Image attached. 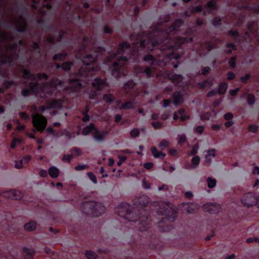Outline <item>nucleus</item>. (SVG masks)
Segmentation results:
<instances>
[{
    "instance_id": "nucleus-1",
    "label": "nucleus",
    "mask_w": 259,
    "mask_h": 259,
    "mask_svg": "<svg viewBox=\"0 0 259 259\" xmlns=\"http://www.w3.org/2000/svg\"><path fill=\"white\" fill-rule=\"evenodd\" d=\"M23 74V78L30 81L29 83L30 90L36 95L44 98L52 94L54 87L51 83H46L39 87L37 82H33L36 80L35 75L30 74L27 70H24Z\"/></svg>"
},
{
    "instance_id": "nucleus-2",
    "label": "nucleus",
    "mask_w": 259,
    "mask_h": 259,
    "mask_svg": "<svg viewBox=\"0 0 259 259\" xmlns=\"http://www.w3.org/2000/svg\"><path fill=\"white\" fill-rule=\"evenodd\" d=\"M128 48V45L126 42H123L119 45L116 54H114L107 58V62H112V64H109V65L111 66L112 74L116 77H118V76L115 73L119 70L120 67L124 65V63L127 61L126 57L120 56V55Z\"/></svg>"
},
{
    "instance_id": "nucleus-3",
    "label": "nucleus",
    "mask_w": 259,
    "mask_h": 259,
    "mask_svg": "<svg viewBox=\"0 0 259 259\" xmlns=\"http://www.w3.org/2000/svg\"><path fill=\"white\" fill-rule=\"evenodd\" d=\"M116 209L118 213L130 221H135L138 218L136 209L127 203H121Z\"/></svg>"
},
{
    "instance_id": "nucleus-4",
    "label": "nucleus",
    "mask_w": 259,
    "mask_h": 259,
    "mask_svg": "<svg viewBox=\"0 0 259 259\" xmlns=\"http://www.w3.org/2000/svg\"><path fill=\"white\" fill-rule=\"evenodd\" d=\"M32 123L36 130L41 132L46 127L47 120L41 114L36 113L32 116Z\"/></svg>"
},
{
    "instance_id": "nucleus-5",
    "label": "nucleus",
    "mask_w": 259,
    "mask_h": 259,
    "mask_svg": "<svg viewBox=\"0 0 259 259\" xmlns=\"http://www.w3.org/2000/svg\"><path fill=\"white\" fill-rule=\"evenodd\" d=\"M15 46L7 48L4 53L3 51H0V58L2 63H11L13 60L17 58L16 55L9 56L11 52L13 53Z\"/></svg>"
},
{
    "instance_id": "nucleus-6",
    "label": "nucleus",
    "mask_w": 259,
    "mask_h": 259,
    "mask_svg": "<svg viewBox=\"0 0 259 259\" xmlns=\"http://www.w3.org/2000/svg\"><path fill=\"white\" fill-rule=\"evenodd\" d=\"M202 209L205 212L210 213H218L221 211V206L217 203H207L202 206Z\"/></svg>"
},
{
    "instance_id": "nucleus-7",
    "label": "nucleus",
    "mask_w": 259,
    "mask_h": 259,
    "mask_svg": "<svg viewBox=\"0 0 259 259\" xmlns=\"http://www.w3.org/2000/svg\"><path fill=\"white\" fill-rule=\"evenodd\" d=\"M257 198L253 194L248 193L245 195L241 199L242 203L247 207H250L254 204L256 205Z\"/></svg>"
},
{
    "instance_id": "nucleus-8",
    "label": "nucleus",
    "mask_w": 259,
    "mask_h": 259,
    "mask_svg": "<svg viewBox=\"0 0 259 259\" xmlns=\"http://www.w3.org/2000/svg\"><path fill=\"white\" fill-rule=\"evenodd\" d=\"M3 194H4V197L7 199L20 200L23 197L21 192L16 190L3 191Z\"/></svg>"
},
{
    "instance_id": "nucleus-9",
    "label": "nucleus",
    "mask_w": 259,
    "mask_h": 259,
    "mask_svg": "<svg viewBox=\"0 0 259 259\" xmlns=\"http://www.w3.org/2000/svg\"><path fill=\"white\" fill-rule=\"evenodd\" d=\"M95 206V201L85 202L82 204L83 211L85 213L94 217L95 211L93 208Z\"/></svg>"
},
{
    "instance_id": "nucleus-10",
    "label": "nucleus",
    "mask_w": 259,
    "mask_h": 259,
    "mask_svg": "<svg viewBox=\"0 0 259 259\" xmlns=\"http://www.w3.org/2000/svg\"><path fill=\"white\" fill-rule=\"evenodd\" d=\"M15 23L18 31L20 32L25 31L26 28V24L22 16H19Z\"/></svg>"
},
{
    "instance_id": "nucleus-11",
    "label": "nucleus",
    "mask_w": 259,
    "mask_h": 259,
    "mask_svg": "<svg viewBox=\"0 0 259 259\" xmlns=\"http://www.w3.org/2000/svg\"><path fill=\"white\" fill-rule=\"evenodd\" d=\"M107 133L105 131H100L96 128L93 133V138L98 142H101L104 141L105 136Z\"/></svg>"
},
{
    "instance_id": "nucleus-12",
    "label": "nucleus",
    "mask_w": 259,
    "mask_h": 259,
    "mask_svg": "<svg viewBox=\"0 0 259 259\" xmlns=\"http://www.w3.org/2000/svg\"><path fill=\"white\" fill-rule=\"evenodd\" d=\"M69 85L71 88L74 90H79L82 87V84L80 82V80L78 78L69 79Z\"/></svg>"
},
{
    "instance_id": "nucleus-13",
    "label": "nucleus",
    "mask_w": 259,
    "mask_h": 259,
    "mask_svg": "<svg viewBox=\"0 0 259 259\" xmlns=\"http://www.w3.org/2000/svg\"><path fill=\"white\" fill-rule=\"evenodd\" d=\"M105 81L99 78L95 79L92 82V85L99 91L101 90L105 86Z\"/></svg>"
},
{
    "instance_id": "nucleus-14",
    "label": "nucleus",
    "mask_w": 259,
    "mask_h": 259,
    "mask_svg": "<svg viewBox=\"0 0 259 259\" xmlns=\"http://www.w3.org/2000/svg\"><path fill=\"white\" fill-rule=\"evenodd\" d=\"M168 78L172 82L176 83L181 82L183 79L182 75L176 74H169L168 75Z\"/></svg>"
},
{
    "instance_id": "nucleus-15",
    "label": "nucleus",
    "mask_w": 259,
    "mask_h": 259,
    "mask_svg": "<svg viewBox=\"0 0 259 259\" xmlns=\"http://www.w3.org/2000/svg\"><path fill=\"white\" fill-rule=\"evenodd\" d=\"M173 103L175 105L181 104L183 102L182 95L178 92H175L172 95Z\"/></svg>"
},
{
    "instance_id": "nucleus-16",
    "label": "nucleus",
    "mask_w": 259,
    "mask_h": 259,
    "mask_svg": "<svg viewBox=\"0 0 259 259\" xmlns=\"http://www.w3.org/2000/svg\"><path fill=\"white\" fill-rule=\"evenodd\" d=\"M96 128H95V125L93 123H90L89 125L86 126L83 128L82 134L84 136H87L90 133H92L93 134V133H94Z\"/></svg>"
},
{
    "instance_id": "nucleus-17",
    "label": "nucleus",
    "mask_w": 259,
    "mask_h": 259,
    "mask_svg": "<svg viewBox=\"0 0 259 259\" xmlns=\"http://www.w3.org/2000/svg\"><path fill=\"white\" fill-rule=\"evenodd\" d=\"M95 211L94 217L101 215L104 210V206L100 203L96 202V206L93 208Z\"/></svg>"
},
{
    "instance_id": "nucleus-18",
    "label": "nucleus",
    "mask_w": 259,
    "mask_h": 259,
    "mask_svg": "<svg viewBox=\"0 0 259 259\" xmlns=\"http://www.w3.org/2000/svg\"><path fill=\"white\" fill-rule=\"evenodd\" d=\"M24 229L29 232L34 231L36 228V222L35 221H30L26 223L24 226Z\"/></svg>"
},
{
    "instance_id": "nucleus-19",
    "label": "nucleus",
    "mask_w": 259,
    "mask_h": 259,
    "mask_svg": "<svg viewBox=\"0 0 259 259\" xmlns=\"http://www.w3.org/2000/svg\"><path fill=\"white\" fill-rule=\"evenodd\" d=\"M48 172L52 178H56L59 176V170L56 167L52 166L49 169Z\"/></svg>"
},
{
    "instance_id": "nucleus-20",
    "label": "nucleus",
    "mask_w": 259,
    "mask_h": 259,
    "mask_svg": "<svg viewBox=\"0 0 259 259\" xmlns=\"http://www.w3.org/2000/svg\"><path fill=\"white\" fill-rule=\"evenodd\" d=\"M137 203L141 206L145 207L149 203V198L146 196H142L139 198Z\"/></svg>"
},
{
    "instance_id": "nucleus-21",
    "label": "nucleus",
    "mask_w": 259,
    "mask_h": 259,
    "mask_svg": "<svg viewBox=\"0 0 259 259\" xmlns=\"http://www.w3.org/2000/svg\"><path fill=\"white\" fill-rule=\"evenodd\" d=\"M215 151L214 149H211L207 151L208 154L205 156V161L208 164L210 163L211 158L214 157L215 155Z\"/></svg>"
},
{
    "instance_id": "nucleus-22",
    "label": "nucleus",
    "mask_w": 259,
    "mask_h": 259,
    "mask_svg": "<svg viewBox=\"0 0 259 259\" xmlns=\"http://www.w3.org/2000/svg\"><path fill=\"white\" fill-rule=\"evenodd\" d=\"M151 151L152 155L155 158H158L161 156L163 157H164L166 155L164 153L158 151L157 149L155 147H152L151 148Z\"/></svg>"
},
{
    "instance_id": "nucleus-23",
    "label": "nucleus",
    "mask_w": 259,
    "mask_h": 259,
    "mask_svg": "<svg viewBox=\"0 0 259 259\" xmlns=\"http://www.w3.org/2000/svg\"><path fill=\"white\" fill-rule=\"evenodd\" d=\"M95 58L91 55H87L82 59V62L85 65H89L94 62Z\"/></svg>"
},
{
    "instance_id": "nucleus-24",
    "label": "nucleus",
    "mask_w": 259,
    "mask_h": 259,
    "mask_svg": "<svg viewBox=\"0 0 259 259\" xmlns=\"http://www.w3.org/2000/svg\"><path fill=\"white\" fill-rule=\"evenodd\" d=\"M73 65L72 62H65L61 65L62 69L65 71H68L71 69L72 66Z\"/></svg>"
},
{
    "instance_id": "nucleus-25",
    "label": "nucleus",
    "mask_w": 259,
    "mask_h": 259,
    "mask_svg": "<svg viewBox=\"0 0 259 259\" xmlns=\"http://www.w3.org/2000/svg\"><path fill=\"white\" fill-rule=\"evenodd\" d=\"M257 28L256 24L254 22L249 24L247 27L248 30L253 34L257 33Z\"/></svg>"
},
{
    "instance_id": "nucleus-26",
    "label": "nucleus",
    "mask_w": 259,
    "mask_h": 259,
    "mask_svg": "<svg viewBox=\"0 0 259 259\" xmlns=\"http://www.w3.org/2000/svg\"><path fill=\"white\" fill-rule=\"evenodd\" d=\"M207 186L209 188H214L217 184V181L215 179L209 177L207 179Z\"/></svg>"
},
{
    "instance_id": "nucleus-27",
    "label": "nucleus",
    "mask_w": 259,
    "mask_h": 259,
    "mask_svg": "<svg viewBox=\"0 0 259 259\" xmlns=\"http://www.w3.org/2000/svg\"><path fill=\"white\" fill-rule=\"evenodd\" d=\"M185 110L184 109H180L178 111V113L181 115L180 117V120L181 121H184L187 119H189L190 118V116L188 115H186L185 113Z\"/></svg>"
},
{
    "instance_id": "nucleus-28",
    "label": "nucleus",
    "mask_w": 259,
    "mask_h": 259,
    "mask_svg": "<svg viewBox=\"0 0 259 259\" xmlns=\"http://www.w3.org/2000/svg\"><path fill=\"white\" fill-rule=\"evenodd\" d=\"M246 100L247 104L251 106L255 103V96L252 94H249L247 96Z\"/></svg>"
},
{
    "instance_id": "nucleus-29",
    "label": "nucleus",
    "mask_w": 259,
    "mask_h": 259,
    "mask_svg": "<svg viewBox=\"0 0 259 259\" xmlns=\"http://www.w3.org/2000/svg\"><path fill=\"white\" fill-rule=\"evenodd\" d=\"M227 89V84L225 82H222L219 87L218 92L220 94H224Z\"/></svg>"
},
{
    "instance_id": "nucleus-30",
    "label": "nucleus",
    "mask_w": 259,
    "mask_h": 259,
    "mask_svg": "<svg viewBox=\"0 0 259 259\" xmlns=\"http://www.w3.org/2000/svg\"><path fill=\"white\" fill-rule=\"evenodd\" d=\"M135 105V103L134 102H127L124 104H123L120 109H130L133 108Z\"/></svg>"
},
{
    "instance_id": "nucleus-31",
    "label": "nucleus",
    "mask_w": 259,
    "mask_h": 259,
    "mask_svg": "<svg viewBox=\"0 0 259 259\" xmlns=\"http://www.w3.org/2000/svg\"><path fill=\"white\" fill-rule=\"evenodd\" d=\"M66 56H67V54L65 53L56 54L54 55V56L53 57V60L61 61L63 59H64Z\"/></svg>"
},
{
    "instance_id": "nucleus-32",
    "label": "nucleus",
    "mask_w": 259,
    "mask_h": 259,
    "mask_svg": "<svg viewBox=\"0 0 259 259\" xmlns=\"http://www.w3.org/2000/svg\"><path fill=\"white\" fill-rule=\"evenodd\" d=\"M206 7L207 8L210 9V11L215 10L217 8V5H216V3L213 0L208 2L206 4Z\"/></svg>"
},
{
    "instance_id": "nucleus-33",
    "label": "nucleus",
    "mask_w": 259,
    "mask_h": 259,
    "mask_svg": "<svg viewBox=\"0 0 259 259\" xmlns=\"http://www.w3.org/2000/svg\"><path fill=\"white\" fill-rule=\"evenodd\" d=\"M70 151L71 152V154H73V157L79 156L82 153L81 149L77 147L72 148Z\"/></svg>"
},
{
    "instance_id": "nucleus-34",
    "label": "nucleus",
    "mask_w": 259,
    "mask_h": 259,
    "mask_svg": "<svg viewBox=\"0 0 259 259\" xmlns=\"http://www.w3.org/2000/svg\"><path fill=\"white\" fill-rule=\"evenodd\" d=\"M169 142L168 141L165 140H162L161 142H160V143L159 144V147L161 150L165 149L166 148L169 147Z\"/></svg>"
},
{
    "instance_id": "nucleus-35",
    "label": "nucleus",
    "mask_w": 259,
    "mask_h": 259,
    "mask_svg": "<svg viewBox=\"0 0 259 259\" xmlns=\"http://www.w3.org/2000/svg\"><path fill=\"white\" fill-rule=\"evenodd\" d=\"M85 256L88 259H96L97 256L95 252L91 251H87Z\"/></svg>"
},
{
    "instance_id": "nucleus-36",
    "label": "nucleus",
    "mask_w": 259,
    "mask_h": 259,
    "mask_svg": "<svg viewBox=\"0 0 259 259\" xmlns=\"http://www.w3.org/2000/svg\"><path fill=\"white\" fill-rule=\"evenodd\" d=\"M73 158V154H65L62 158V160L64 162L69 163Z\"/></svg>"
},
{
    "instance_id": "nucleus-37",
    "label": "nucleus",
    "mask_w": 259,
    "mask_h": 259,
    "mask_svg": "<svg viewBox=\"0 0 259 259\" xmlns=\"http://www.w3.org/2000/svg\"><path fill=\"white\" fill-rule=\"evenodd\" d=\"M82 69H83L82 68L81 70H79L78 71L77 75L79 77H81V76H83V75H91L93 74V73H92V71H93L94 70V69H93L92 70H89V71H88V72L87 73H85L84 71H83Z\"/></svg>"
},
{
    "instance_id": "nucleus-38",
    "label": "nucleus",
    "mask_w": 259,
    "mask_h": 259,
    "mask_svg": "<svg viewBox=\"0 0 259 259\" xmlns=\"http://www.w3.org/2000/svg\"><path fill=\"white\" fill-rule=\"evenodd\" d=\"M151 125L155 129H160L163 126V123L159 121L152 122Z\"/></svg>"
},
{
    "instance_id": "nucleus-39",
    "label": "nucleus",
    "mask_w": 259,
    "mask_h": 259,
    "mask_svg": "<svg viewBox=\"0 0 259 259\" xmlns=\"http://www.w3.org/2000/svg\"><path fill=\"white\" fill-rule=\"evenodd\" d=\"M89 178L94 183L97 184V180L96 179V177L95 175L92 172H89L87 174Z\"/></svg>"
},
{
    "instance_id": "nucleus-40",
    "label": "nucleus",
    "mask_w": 259,
    "mask_h": 259,
    "mask_svg": "<svg viewBox=\"0 0 259 259\" xmlns=\"http://www.w3.org/2000/svg\"><path fill=\"white\" fill-rule=\"evenodd\" d=\"M186 141V137L185 135H180L178 137V143L180 144H183L185 143Z\"/></svg>"
},
{
    "instance_id": "nucleus-41",
    "label": "nucleus",
    "mask_w": 259,
    "mask_h": 259,
    "mask_svg": "<svg viewBox=\"0 0 259 259\" xmlns=\"http://www.w3.org/2000/svg\"><path fill=\"white\" fill-rule=\"evenodd\" d=\"M140 132L138 128H134L130 132V135L132 137L136 138L139 135Z\"/></svg>"
},
{
    "instance_id": "nucleus-42",
    "label": "nucleus",
    "mask_w": 259,
    "mask_h": 259,
    "mask_svg": "<svg viewBox=\"0 0 259 259\" xmlns=\"http://www.w3.org/2000/svg\"><path fill=\"white\" fill-rule=\"evenodd\" d=\"M89 168V165L87 164L78 165L75 167V169L77 171L82 170Z\"/></svg>"
},
{
    "instance_id": "nucleus-43",
    "label": "nucleus",
    "mask_w": 259,
    "mask_h": 259,
    "mask_svg": "<svg viewBox=\"0 0 259 259\" xmlns=\"http://www.w3.org/2000/svg\"><path fill=\"white\" fill-rule=\"evenodd\" d=\"M103 99L107 103H110L113 100V99L111 95H104L103 96Z\"/></svg>"
},
{
    "instance_id": "nucleus-44",
    "label": "nucleus",
    "mask_w": 259,
    "mask_h": 259,
    "mask_svg": "<svg viewBox=\"0 0 259 259\" xmlns=\"http://www.w3.org/2000/svg\"><path fill=\"white\" fill-rule=\"evenodd\" d=\"M257 127H258V126L254 124H251V125H249V126L248 127V131H249L253 133H255L257 131Z\"/></svg>"
},
{
    "instance_id": "nucleus-45",
    "label": "nucleus",
    "mask_w": 259,
    "mask_h": 259,
    "mask_svg": "<svg viewBox=\"0 0 259 259\" xmlns=\"http://www.w3.org/2000/svg\"><path fill=\"white\" fill-rule=\"evenodd\" d=\"M37 77L38 79H39V80L44 79L45 80H47L48 79V76L47 74L46 73H38L37 75Z\"/></svg>"
},
{
    "instance_id": "nucleus-46",
    "label": "nucleus",
    "mask_w": 259,
    "mask_h": 259,
    "mask_svg": "<svg viewBox=\"0 0 259 259\" xmlns=\"http://www.w3.org/2000/svg\"><path fill=\"white\" fill-rule=\"evenodd\" d=\"M233 117V114L230 112L226 113L224 116V119L226 120H232Z\"/></svg>"
},
{
    "instance_id": "nucleus-47",
    "label": "nucleus",
    "mask_w": 259,
    "mask_h": 259,
    "mask_svg": "<svg viewBox=\"0 0 259 259\" xmlns=\"http://www.w3.org/2000/svg\"><path fill=\"white\" fill-rule=\"evenodd\" d=\"M9 38V36L6 33L3 32H0V41Z\"/></svg>"
},
{
    "instance_id": "nucleus-48",
    "label": "nucleus",
    "mask_w": 259,
    "mask_h": 259,
    "mask_svg": "<svg viewBox=\"0 0 259 259\" xmlns=\"http://www.w3.org/2000/svg\"><path fill=\"white\" fill-rule=\"evenodd\" d=\"M199 148V145L198 144H195L193 146L192 150L190 152L191 155H195L197 153Z\"/></svg>"
},
{
    "instance_id": "nucleus-49",
    "label": "nucleus",
    "mask_w": 259,
    "mask_h": 259,
    "mask_svg": "<svg viewBox=\"0 0 259 259\" xmlns=\"http://www.w3.org/2000/svg\"><path fill=\"white\" fill-rule=\"evenodd\" d=\"M144 167L148 170L151 169L153 166V163L151 162H146L144 164Z\"/></svg>"
},
{
    "instance_id": "nucleus-50",
    "label": "nucleus",
    "mask_w": 259,
    "mask_h": 259,
    "mask_svg": "<svg viewBox=\"0 0 259 259\" xmlns=\"http://www.w3.org/2000/svg\"><path fill=\"white\" fill-rule=\"evenodd\" d=\"M200 162V158L198 156H195L192 159V163L194 165H197Z\"/></svg>"
},
{
    "instance_id": "nucleus-51",
    "label": "nucleus",
    "mask_w": 259,
    "mask_h": 259,
    "mask_svg": "<svg viewBox=\"0 0 259 259\" xmlns=\"http://www.w3.org/2000/svg\"><path fill=\"white\" fill-rule=\"evenodd\" d=\"M230 66L234 68L236 66V58L235 57H232L229 62Z\"/></svg>"
},
{
    "instance_id": "nucleus-52",
    "label": "nucleus",
    "mask_w": 259,
    "mask_h": 259,
    "mask_svg": "<svg viewBox=\"0 0 259 259\" xmlns=\"http://www.w3.org/2000/svg\"><path fill=\"white\" fill-rule=\"evenodd\" d=\"M45 8H46L47 10H50L51 8V6L50 4H47L46 6L45 5H43L40 10V11L41 13H45L44 9Z\"/></svg>"
},
{
    "instance_id": "nucleus-53",
    "label": "nucleus",
    "mask_w": 259,
    "mask_h": 259,
    "mask_svg": "<svg viewBox=\"0 0 259 259\" xmlns=\"http://www.w3.org/2000/svg\"><path fill=\"white\" fill-rule=\"evenodd\" d=\"M246 242L249 243H252L253 242H259V238H257V237L249 238L246 240Z\"/></svg>"
},
{
    "instance_id": "nucleus-54",
    "label": "nucleus",
    "mask_w": 259,
    "mask_h": 259,
    "mask_svg": "<svg viewBox=\"0 0 259 259\" xmlns=\"http://www.w3.org/2000/svg\"><path fill=\"white\" fill-rule=\"evenodd\" d=\"M204 131V127L202 126H198L195 128L196 133L201 134Z\"/></svg>"
},
{
    "instance_id": "nucleus-55",
    "label": "nucleus",
    "mask_w": 259,
    "mask_h": 259,
    "mask_svg": "<svg viewBox=\"0 0 259 259\" xmlns=\"http://www.w3.org/2000/svg\"><path fill=\"white\" fill-rule=\"evenodd\" d=\"M15 167L18 169L22 168L23 167L22 165V160H21L19 161H16L15 163Z\"/></svg>"
},
{
    "instance_id": "nucleus-56",
    "label": "nucleus",
    "mask_w": 259,
    "mask_h": 259,
    "mask_svg": "<svg viewBox=\"0 0 259 259\" xmlns=\"http://www.w3.org/2000/svg\"><path fill=\"white\" fill-rule=\"evenodd\" d=\"M170 116V113L169 112H167L164 113H163L161 116V119L163 120H166Z\"/></svg>"
},
{
    "instance_id": "nucleus-57",
    "label": "nucleus",
    "mask_w": 259,
    "mask_h": 259,
    "mask_svg": "<svg viewBox=\"0 0 259 259\" xmlns=\"http://www.w3.org/2000/svg\"><path fill=\"white\" fill-rule=\"evenodd\" d=\"M202 10V7L201 6H198L197 7H196L195 8H193L192 10V13H195V12H200Z\"/></svg>"
},
{
    "instance_id": "nucleus-58",
    "label": "nucleus",
    "mask_w": 259,
    "mask_h": 259,
    "mask_svg": "<svg viewBox=\"0 0 259 259\" xmlns=\"http://www.w3.org/2000/svg\"><path fill=\"white\" fill-rule=\"evenodd\" d=\"M144 61H151V64H153V56L151 55H147L145 56L144 58Z\"/></svg>"
},
{
    "instance_id": "nucleus-59",
    "label": "nucleus",
    "mask_w": 259,
    "mask_h": 259,
    "mask_svg": "<svg viewBox=\"0 0 259 259\" xmlns=\"http://www.w3.org/2000/svg\"><path fill=\"white\" fill-rule=\"evenodd\" d=\"M31 158V156L29 155H26L25 157H24L22 160V161L27 163L30 160Z\"/></svg>"
},
{
    "instance_id": "nucleus-60",
    "label": "nucleus",
    "mask_w": 259,
    "mask_h": 259,
    "mask_svg": "<svg viewBox=\"0 0 259 259\" xmlns=\"http://www.w3.org/2000/svg\"><path fill=\"white\" fill-rule=\"evenodd\" d=\"M210 70V68L209 67H204L202 70V74L203 75H206Z\"/></svg>"
},
{
    "instance_id": "nucleus-61",
    "label": "nucleus",
    "mask_w": 259,
    "mask_h": 259,
    "mask_svg": "<svg viewBox=\"0 0 259 259\" xmlns=\"http://www.w3.org/2000/svg\"><path fill=\"white\" fill-rule=\"evenodd\" d=\"M234 122L233 120H227V122L225 123V126L226 127H230L234 124Z\"/></svg>"
},
{
    "instance_id": "nucleus-62",
    "label": "nucleus",
    "mask_w": 259,
    "mask_h": 259,
    "mask_svg": "<svg viewBox=\"0 0 259 259\" xmlns=\"http://www.w3.org/2000/svg\"><path fill=\"white\" fill-rule=\"evenodd\" d=\"M152 71H153V69H152L150 68H147L145 69V70L144 71V72L146 74L147 76L149 77L150 76V74Z\"/></svg>"
},
{
    "instance_id": "nucleus-63",
    "label": "nucleus",
    "mask_w": 259,
    "mask_h": 259,
    "mask_svg": "<svg viewBox=\"0 0 259 259\" xmlns=\"http://www.w3.org/2000/svg\"><path fill=\"white\" fill-rule=\"evenodd\" d=\"M250 75L247 74L245 76L241 78V80L242 81V82L245 83L246 81V80H247L250 78Z\"/></svg>"
},
{
    "instance_id": "nucleus-64",
    "label": "nucleus",
    "mask_w": 259,
    "mask_h": 259,
    "mask_svg": "<svg viewBox=\"0 0 259 259\" xmlns=\"http://www.w3.org/2000/svg\"><path fill=\"white\" fill-rule=\"evenodd\" d=\"M194 207H195L193 205L189 206L188 207V208H187V212L189 213H194Z\"/></svg>"
}]
</instances>
